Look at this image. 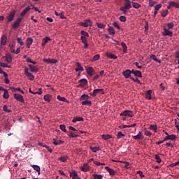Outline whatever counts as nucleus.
Instances as JSON below:
<instances>
[{"instance_id":"774afa93","label":"nucleus","mask_w":179,"mask_h":179,"mask_svg":"<svg viewBox=\"0 0 179 179\" xmlns=\"http://www.w3.org/2000/svg\"><path fill=\"white\" fill-rule=\"evenodd\" d=\"M178 165H179V160H178V162H176L175 163H171L170 166L171 168H174L175 166H178Z\"/></svg>"},{"instance_id":"79ce46f5","label":"nucleus","mask_w":179,"mask_h":179,"mask_svg":"<svg viewBox=\"0 0 179 179\" xmlns=\"http://www.w3.org/2000/svg\"><path fill=\"white\" fill-rule=\"evenodd\" d=\"M92 73H93V68L92 66L87 69V75L92 76L93 75Z\"/></svg>"},{"instance_id":"dca6fc26","label":"nucleus","mask_w":179,"mask_h":179,"mask_svg":"<svg viewBox=\"0 0 179 179\" xmlns=\"http://www.w3.org/2000/svg\"><path fill=\"white\" fill-rule=\"evenodd\" d=\"M6 43H7V36L3 35V36H1V38H0V44H1V45H6Z\"/></svg>"},{"instance_id":"0eeeda50","label":"nucleus","mask_w":179,"mask_h":179,"mask_svg":"<svg viewBox=\"0 0 179 179\" xmlns=\"http://www.w3.org/2000/svg\"><path fill=\"white\" fill-rule=\"evenodd\" d=\"M43 62L47 64H56L58 63V61L56 59H50V58H48V59H43Z\"/></svg>"},{"instance_id":"864d4df0","label":"nucleus","mask_w":179,"mask_h":179,"mask_svg":"<svg viewBox=\"0 0 179 179\" xmlns=\"http://www.w3.org/2000/svg\"><path fill=\"white\" fill-rule=\"evenodd\" d=\"M17 42L18 43L20 46H24V42L22 41V38H17Z\"/></svg>"},{"instance_id":"69168bd1","label":"nucleus","mask_w":179,"mask_h":179,"mask_svg":"<svg viewBox=\"0 0 179 179\" xmlns=\"http://www.w3.org/2000/svg\"><path fill=\"white\" fill-rule=\"evenodd\" d=\"M155 159H156V162H157V163H161L162 162V159L159 157V155H155Z\"/></svg>"},{"instance_id":"9d476101","label":"nucleus","mask_w":179,"mask_h":179,"mask_svg":"<svg viewBox=\"0 0 179 179\" xmlns=\"http://www.w3.org/2000/svg\"><path fill=\"white\" fill-rule=\"evenodd\" d=\"M105 170H106V171H108V173H110V176H114L117 173L115 171H114L113 169L108 166H105Z\"/></svg>"},{"instance_id":"c756f323","label":"nucleus","mask_w":179,"mask_h":179,"mask_svg":"<svg viewBox=\"0 0 179 179\" xmlns=\"http://www.w3.org/2000/svg\"><path fill=\"white\" fill-rule=\"evenodd\" d=\"M131 6H133V8H134L135 9H138L141 7V4L134 1H131Z\"/></svg>"},{"instance_id":"49530a36","label":"nucleus","mask_w":179,"mask_h":179,"mask_svg":"<svg viewBox=\"0 0 179 179\" xmlns=\"http://www.w3.org/2000/svg\"><path fill=\"white\" fill-rule=\"evenodd\" d=\"M64 143V141L62 140H59L58 141H56V139H53V144L57 145H62Z\"/></svg>"},{"instance_id":"9b49d317","label":"nucleus","mask_w":179,"mask_h":179,"mask_svg":"<svg viewBox=\"0 0 179 179\" xmlns=\"http://www.w3.org/2000/svg\"><path fill=\"white\" fill-rule=\"evenodd\" d=\"M122 74H123L124 78H125L127 79L132 78V77H131V74H132V73H131V71H129V69H127V70L124 71Z\"/></svg>"},{"instance_id":"09e8293b","label":"nucleus","mask_w":179,"mask_h":179,"mask_svg":"<svg viewBox=\"0 0 179 179\" xmlns=\"http://www.w3.org/2000/svg\"><path fill=\"white\" fill-rule=\"evenodd\" d=\"M99 59H100V55H95L94 56H93L92 62H96Z\"/></svg>"},{"instance_id":"5fc2aeb1","label":"nucleus","mask_w":179,"mask_h":179,"mask_svg":"<svg viewBox=\"0 0 179 179\" xmlns=\"http://www.w3.org/2000/svg\"><path fill=\"white\" fill-rule=\"evenodd\" d=\"M61 131H62L64 133H67L68 131L66 129V126L64 124H60L59 126Z\"/></svg>"},{"instance_id":"0e129e2a","label":"nucleus","mask_w":179,"mask_h":179,"mask_svg":"<svg viewBox=\"0 0 179 179\" xmlns=\"http://www.w3.org/2000/svg\"><path fill=\"white\" fill-rule=\"evenodd\" d=\"M3 111H5L6 113H11V112H12V110H9V109L8 108V107H7L6 105H4V106H3Z\"/></svg>"},{"instance_id":"c9c22d12","label":"nucleus","mask_w":179,"mask_h":179,"mask_svg":"<svg viewBox=\"0 0 179 179\" xmlns=\"http://www.w3.org/2000/svg\"><path fill=\"white\" fill-rule=\"evenodd\" d=\"M101 137L102 139H104L105 141H108V139L112 138V136L110 134H103Z\"/></svg>"},{"instance_id":"6ab92c4d","label":"nucleus","mask_w":179,"mask_h":179,"mask_svg":"<svg viewBox=\"0 0 179 179\" xmlns=\"http://www.w3.org/2000/svg\"><path fill=\"white\" fill-rule=\"evenodd\" d=\"M30 10V7L29 6H27L20 13V16L24 17L27 13L28 11Z\"/></svg>"},{"instance_id":"f03ea898","label":"nucleus","mask_w":179,"mask_h":179,"mask_svg":"<svg viewBox=\"0 0 179 179\" xmlns=\"http://www.w3.org/2000/svg\"><path fill=\"white\" fill-rule=\"evenodd\" d=\"M92 21L90 20H84V22H79L78 23V24H79V26L83 27H92Z\"/></svg>"},{"instance_id":"4d7b16f0","label":"nucleus","mask_w":179,"mask_h":179,"mask_svg":"<svg viewBox=\"0 0 179 179\" xmlns=\"http://www.w3.org/2000/svg\"><path fill=\"white\" fill-rule=\"evenodd\" d=\"M0 66L3 68H11L10 66H8L6 63L0 62Z\"/></svg>"},{"instance_id":"412c9836","label":"nucleus","mask_w":179,"mask_h":179,"mask_svg":"<svg viewBox=\"0 0 179 179\" xmlns=\"http://www.w3.org/2000/svg\"><path fill=\"white\" fill-rule=\"evenodd\" d=\"M70 177H71L72 179H79V177L78 176V173L76 172V171H73L71 173H70Z\"/></svg>"},{"instance_id":"a878e982","label":"nucleus","mask_w":179,"mask_h":179,"mask_svg":"<svg viewBox=\"0 0 179 179\" xmlns=\"http://www.w3.org/2000/svg\"><path fill=\"white\" fill-rule=\"evenodd\" d=\"M31 44H33V38L30 37L27 38V47L28 48H30V46L31 45Z\"/></svg>"},{"instance_id":"473e14b6","label":"nucleus","mask_w":179,"mask_h":179,"mask_svg":"<svg viewBox=\"0 0 179 179\" xmlns=\"http://www.w3.org/2000/svg\"><path fill=\"white\" fill-rule=\"evenodd\" d=\"M90 150H91V151H92V152H96L98 151H99L101 150V148L99 147H90Z\"/></svg>"},{"instance_id":"bb28decb","label":"nucleus","mask_w":179,"mask_h":179,"mask_svg":"<svg viewBox=\"0 0 179 179\" xmlns=\"http://www.w3.org/2000/svg\"><path fill=\"white\" fill-rule=\"evenodd\" d=\"M164 33L165 34H164V36H172L173 32L169 31V29H167L166 28L164 29Z\"/></svg>"},{"instance_id":"f3484780","label":"nucleus","mask_w":179,"mask_h":179,"mask_svg":"<svg viewBox=\"0 0 179 179\" xmlns=\"http://www.w3.org/2000/svg\"><path fill=\"white\" fill-rule=\"evenodd\" d=\"M79 87H84L85 86L87 85V80L85 78H82L81 80H79Z\"/></svg>"},{"instance_id":"ddd939ff","label":"nucleus","mask_w":179,"mask_h":179,"mask_svg":"<svg viewBox=\"0 0 179 179\" xmlns=\"http://www.w3.org/2000/svg\"><path fill=\"white\" fill-rule=\"evenodd\" d=\"M133 139H135L136 141L143 140V134H142V131H139L136 136H133Z\"/></svg>"},{"instance_id":"a211bd4d","label":"nucleus","mask_w":179,"mask_h":179,"mask_svg":"<svg viewBox=\"0 0 179 179\" xmlns=\"http://www.w3.org/2000/svg\"><path fill=\"white\" fill-rule=\"evenodd\" d=\"M28 66H29L30 71L32 73H37L39 70L37 66H33L32 64H29Z\"/></svg>"},{"instance_id":"20e7f679","label":"nucleus","mask_w":179,"mask_h":179,"mask_svg":"<svg viewBox=\"0 0 179 179\" xmlns=\"http://www.w3.org/2000/svg\"><path fill=\"white\" fill-rule=\"evenodd\" d=\"M97 94H104L103 89H95L93 90V93L90 94L92 97H96Z\"/></svg>"},{"instance_id":"72a5a7b5","label":"nucleus","mask_w":179,"mask_h":179,"mask_svg":"<svg viewBox=\"0 0 179 179\" xmlns=\"http://www.w3.org/2000/svg\"><path fill=\"white\" fill-rule=\"evenodd\" d=\"M121 46H122V48H123V51H124V54H127V45L125 44L124 42H122L121 43Z\"/></svg>"},{"instance_id":"052dcab7","label":"nucleus","mask_w":179,"mask_h":179,"mask_svg":"<svg viewBox=\"0 0 179 179\" xmlns=\"http://www.w3.org/2000/svg\"><path fill=\"white\" fill-rule=\"evenodd\" d=\"M133 74H134V76H136L137 78H142V73L140 71Z\"/></svg>"},{"instance_id":"e2e57ef3","label":"nucleus","mask_w":179,"mask_h":179,"mask_svg":"<svg viewBox=\"0 0 179 179\" xmlns=\"http://www.w3.org/2000/svg\"><path fill=\"white\" fill-rule=\"evenodd\" d=\"M96 26H98V28H100V29H102L106 28V26L102 23L96 22Z\"/></svg>"},{"instance_id":"6e6d98bb","label":"nucleus","mask_w":179,"mask_h":179,"mask_svg":"<svg viewBox=\"0 0 179 179\" xmlns=\"http://www.w3.org/2000/svg\"><path fill=\"white\" fill-rule=\"evenodd\" d=\"M3 98L5 99H8V98H9L8 91V92H3Z\"/></svg>"},{"instance_id":"39448f33","label":"nucleus","mask_w":179,"mask_h":179,"mask_svg":"<svg viewBox=\"0 0 179 179\" xmlns=\"http://www.w3.org/2000/svg\"><path fill=\"white\" fill-rule=\"evenodd\" d=\"M121 116H129V117H134V113L131 110H124L123 113H120Z\"/></svg>"},{"instance_id":"423d86ee","label":"nucleus","mask_w":179,"mask_h":179,"mask_svg":"<svg viewBox=\"0 0 179 179\" xmlns=\"http://www.w3.org/2000/svg\"><path fill=\"white\" fill-rule=\"evenodd\" d=\"M22 17H18V19H17V20L13 22V24L11 26V27L13 29H16L17 28L19 27V26H20V22H22Z\"/></svg>"},{"instance_id":"2eb2a0df","label":"nucleus","mask_w":179,"mask_h":179,"mask_svg":"<svg viewBox=\"0 0 179 179\" xmlns=\"http://www.w3.org/2000/svg\"><path fill=\"white\" fill-rule=\"evenodd\" d=\"M5 59H5L6 62H7L8 64L12 63L13 57H12V55L10 53L6 54Z\"/></svg>"},{"instance_id":"2f4dec72","label":"nucleus","mask_w":179,"mask_h":179,"mask_svg":"<svg viewBox=\"0 0 179 179\" xmlns=\"http://www.w3.org/2000/svg\"><path fill=\"white\" fill-rule=\"evenodd\" d=\"M82 43L84 44V49H87L89 46V45H87V38H85V37H82Z\"/></svg>"},{"instance_id":"1a4fd4ad","label":"nucleus","mask_w":179,"mask_h":179,"mask_svg":"<svg viewBox=\"0 0 179 179\" xmlns=\"http://www.w3.org/2000/svg\"><path fill=\"white\" fill-rule=\"evenodd\" d=\"M171 8H176L179 9V5L178 4V3H176L174 1H169V6H167V9H171Z\"/></svg>"},{"instance_id":"c85d7f7f","label":"nucleus","mask_w":179,"mask_h":179,"mask_svg":"<svg viewBox=\"0 0 179 179\" xmlns=\"http://www.w3.org/2000/svg\"><path fill=\"white\" fill-rule=\"evenodd\" d=\"M66 133H68V136L70 137V138H78V137H79V135L75 134L72 131H67Z\"/></svg>"},{"instance_id":"680f3d73","label":"nucleus","mask_w":179,"mask_h":179,"mask_svg":"<svg viewBox=\"0 0 179 179\" xmlns=\"http://www.w3.org/2000/svg\"><path fill=\"white\" fill-rule=\"evenodd\" d=\"M144 134L146 136H152V133H150V131H148L146 129H144Z\"/></svg>"},{"instance_id":"ea45409f","label":"nucleus","mask_w":179,"mask_h":179,"mask_svg":"<svg viewBox=\"0 0 179 179\" xmlns=\"http://www.w3.org/2000/svg\"><path fill=\"white\" fill-rule=\"evenodd\" d=\"M90 99V96L87 94H83L81 96V97L80 98V101H87Z\"/></svg>"},{"instance_id":"603ef678","label":"nucleus","mask_w":179,"mask_h":179,"mask_svg":"<svg viewBox=\"0 0 179 179\" xmlns=\"http://www.w3.org/2000/svg\"><path fill=\"white\" fill-rule=\"evenodd\" d=\"M113 27H115L117 29H121V27L119 25V22H117V21H114L113 22Z\"/></svg>"},{"instance_id":"de8ad7c7","label":"nucleus","mask_w":179,"mask_h":179,"mask_svg":"<svg viewBox=\"0 0 179 179\" xmlns=\"http://www.w3.org/2000/svg\"><path fill=\"white\" fill-rule=\"evenodd\" d=\"M108 34H110V35H115V32L114 31V29H113V27H108Z\"/></svg>"},{"instance_id":"13d9d810","label":"nucleus","mask_w":179,"mask_h":179,"mask_svg":"<svg viewBox=\"0 0 179 179\" xmlns=\"http://www.w3.org/2000/svg\"><path fill=\"white\" fill-rule=\"evenodd\" d=\"M156 4V1H154L153 0H148V5L150 6V7H153L154 5Z\"/></svg>"},{"instance_id":"b1692460","label":"nucleus","mask_w":179,"mask_h":179,"mask_svg":"<svg viewBox=\"0 0 179 179\" xmlns=\"http://www.w3.org/2000/svg\"><path fill=\"white\" fill-rule=\"evenodd\" d=\"M52 99V96L50 94H47L43 96V100H45L48 103H50Z\"/></svg>"},{"instance_id":"4be33fe9","label":"nucleus","mask_w":179,"mask_h":179,"mask_svg":"<svg viewBox=\"0 0 179 179\" xmlns=\"http://www.w3.org/2000/svg\"><path fill=\"white\" fill-rule=\"evenodd\" d=\"M106 57L110 58V59H117V57L114 55L112 53L106 52Z\"/></svg>"},{"instance_id":"7ed1b4c3","label":"nucleus","mask_w":179,"mask_h":179,"mask_svg":"<svg viewBox=\"0 0 179 179\" xmlns=\"http://www.w3.org/2000/svg\"><path fill=\"white\" fill-rule=\"evenodd\" d=\"M24 75H26L29 80L33 81L35 79V76H34L33 73H29L28 68L26 66L24 67Z\"/></svg>"},{"instance_id":"6e6552de","label":"nucleus","mask_w":179,"mask_h":179,"mask_svg":"<svg viewBox=\"0 0 179 179\" xmlns=\"http://www.w3.org/2000/svg\"><path fill=\"white\" fill-rule=\"evenodd\" d=\"M13 98H15V99H16V101H18L20 103H24V97L18 94H13Z\"/></svg>"},{"instance_id":"a19ab883","label":"nucleus","mask_w":179,"mask_h":179,"mask_svg":"<svg viewBox=\"0 0 179 179\" xmlns=\"http://www.w3.org/2000/svg\"><path fill=\"white\" fill-rule=\"evenodd\" d=\"M92 177H93V179H103V175L93 174Z\"/></svg>"},{"instance_id":"c03bdc74","label":"nucleus","mask_w":179,"mask_h":179,"mask_svg":"<svg viewBox=\"0 0 179 179\" xmlns=\"http://www.w3.org/2000/svg\"><path fill=\"white\" fill-rule=\"evenodd\" d=\"M32 169H34V171L38 172V174H40V166L37 165H31Z\"/></svg>"},{"instance_id":"3c124183","label":"nucleus","mask_w":179,"mask_h":179,"mask_svg":"<svg viewBox=\"0 0 179 179\" xmlns=\"http://www.w3.org/2000/svg\"><path fill=\"white\" fill-rule=\"evenodd\" d=\"M67 159L68 157L66 156H61L59 160L61 161V162H66Z\"/></svg>"},{"instance_id":"37998d69","label":"nucleus","mask_w":179,"mask_h":179,"mask_svg":"<svg viewBox=\"0 0 179 179\" xmlns=\"http://www.w3.org/2000/svg\"><path fill=\"white\" fill-rule=\"evenodd\" d=\"M150 129L156 133L157 131V126L156 124H150Z\"/></svg>"},{"instance_id":"f8f14e48","label":"nucleus","mask_w":179,"mask_h":179,"mask_svg":"<svg viewBox=\"0 0 179 179\" xmlns=\"http://www.w3.org/2000/svg\"><path fill=\"white\" fill-rule=\"evenodd\" d=\"M177 136L175 134H171V136H167L164 138V141H167L169 140L170 141H175L176 140Z\"/></svg>"},{"instance_id":"f257e3e1","label":"nucleus","mask_w":179,"mask_h":179,"mask_svg":"<svg viewBox=\"0 0 179 179\" xmlns=\"http://www.w3.org/2000/svg\"><path fill=\"white\" fill-rule=\"evenodd\" d=\"M124 1L125 3L124 6H122L120 8V10H121L124 14H127V10L132 8V6L131 5V1L129 0H124Z\"/></svg>"},{"instance_id":"f704fd0d","label":"nucleus","mask_w":179,"mask_h":179,"mask_svg":"<svg viewBox=\"0 0 179 179\" xmlns=\"http://www.w3.org/2000/svg\"><path fill=\"white\" fill-rule=\"evenodd\" d=\"M152 94V90H148L145 93L146 99L148 100L152 99V96H150Z\"/></svg>"},{"instance_id":"4468645a","label":"nucleus","mask_w":179,"mask_h":179,"mask_svg":"<svg viewBox=\"0 0 179 179\" xmlns=\"http://www.w3.org/2000/svg\"><path fill=\"white\" fill-rule=\"evenodd\" d=\"M16 14V12L12 11L10 13H9L8 17H7V20L9 22L14 20L15 15Z\"/></svg>"},{"instance_id":"338daca9","label":"nucleus","mask_w":179,"mask_h":179,"mask_svg":"<svg viewBox=\"0 0 179 179\" xmlns=\"http://www.w3.org/2000/svg\"><path fill=\"white\" fill-rule=\"evenodd\" d=\"M119 20L122 22H127V17L125 16H120Z\"/></svg>"},{"instance_id":"aec40b11","label":"nucleus","mask_w":179,"mask_h":179,"mask_svg":"<svg viewBox=\"0 0 179 179\" xmlns=\"http://www.w3.org/2000/svg\"><path fill=\"white\" fill-rule=\"evenodd\" d=\"M50 41L51 39L48 36H45V38H43V39L42 40V47L45 46V44H47V43Z\"/></svg>"},{"instance_id":"cd10ccee","label":"nucleus","mask_w":179,"mask_h":179,"mask_svg":"<svg viewBox=\"0 0 179 179\" xmlns=\"http://www.w3.org/2000/svg\"><path fill=\"white\" fill-rule=\"evenodd\" d=\"M81 41H83V38H84L85 39H87V38H89V34H87V31H81Z\"/></svg>"},{"instance_id":"a18cd8bd","label":"nucleus","mask_w":179,"mask_h":179,"mask_svg":"<svg viewBox=\"0 0 179 179\" xmlns=\"http://www.w3.org/2000/svg\"><path fill=\"white\" fill-rule=\"evenodd\" d=\"M82 106H91L92 103L90 101H83L81 102Z\"/></svg>"},{"instance_id":"5701e85b","label":"nucleus","mask_w":179,"mask_h":179,"mask_svg":"<svg viewBox=\"0 0 179 179\" xmlns=\"http://www.w3.org/2000/svg\"><path fill=\"white\" fill-rule=\"evenodd\" d=\"M76 65H77L78 68H76V71H83L85 69H83V67L81 66V64L79 62L76 63Z\"/></svg>"},{"instance_id":"7c9ffc66","label":"nucleus","mask_w":179,"mask_h":179,"mask_svg":"<svg viewBox=\"0 0 179 179\" xmlns=\"http://www.w3.org/2000/svg\"><path fill=\"white\" fill-rule=\"evenodd\" d=\"M150 58L152 59V61H155V62H157L158 64L162 63V61L159 60V59L156 58V56L155 55H150Z\"/></svg>"},{"instance_id":"bf43d9fd","label":"nucleus","mask_w":179,"mask_h":179,"mask_svg":"<svg viewBox=\"0 0 179 179\" xmlns=\"http://www.w3.org/2000/svg\"><path fill=\"white\" fill-rule=\"evenodd\" d=\"M32 94H38V95H41L43 94V90L41 88L38 89V92H31Z\"/></svg>"},{"instance_id":"393cba45","label":"nucleus","mask_w":179,"mask_h":179,"mask_svg":"<svg viewBox=\"0 0 179 179\" xmlns=\"http://www.w3.org/2000/svg\"><path fill=\"white\" fill-rule=\"evenodd\" d=\"M81 171L83 172H87L89 171V166L87 163L83 164V166L81 167Z\"/></svg>"},{"instance_id":"8fccbe9b","label":"nucleus","mask_w":179,"mask_h":179,"mask_svg":"<svg viewBox=\"0 0 179 179\" xmlns=\"http://www.w3.org/2000/svg\"><path fill=\"white\" fill-rule=\"evenodd\" d=\"M116 137L117 138V139H120L122 137H125V135L123 134L121 131H119L117 132Z\"/></svg>"},{"instance_id":"4c0bfd02","label":"nucleus","mask_w":179,"mask_h":179,"mask_svg":"<svg viewBox=\"0 0 179 179\" xmlns=\"http://www.w3.org/2000/svg\"><path fill=\"white\" fill-rule=\"evenodd\" d=\"M83 120H84L83 117H74L73 120H72V122L76 123L77 122H81Z\"/></svg>"},{"instance_id":"e433bc0d","label":"nucleus","mask_w":179,"mask_h":179,"mask_svg":"<svg viewBox=\"0 0 179 179\" xmlns=\"http://www.w3.org/2000/svg\"><path fill=\"white\" fill-rule=\"evenodd\" d=\"M57 99H58V101H63L64 103H68V100H66V98L61 96H57Z\"/></svg>"},{"instance_id":"58836bf2","label":"nucleus","mask_w":179,"mask_h":179,"mask_svg":"<svg viewBox=\"0 0 179 179\" xmlns=\"http://www.w3.org/2000/svg\"><path fill=\"white\" fill-rule=\"evenodd\" d=\"M168 14H169V10H163L161 12V16L162 17H166Z\"/></svg>"}]
</instances>
